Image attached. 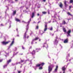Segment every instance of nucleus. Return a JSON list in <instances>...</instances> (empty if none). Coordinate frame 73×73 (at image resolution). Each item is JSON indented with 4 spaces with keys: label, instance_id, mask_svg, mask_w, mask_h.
<instances>
[{
    "label": "nucleus",
    "instance_id": "c756f323",
    "mask_svg": "<svg viewBox=\"0 0 73 73\" xmlns=\"http://www.w3.org/2000/svg\"><path fill=\"white\" fill-rule=\"evenodd\" d=\"M72 8V6H70V7H69V9H70V8Z\"/></svg>",
    "mask_w": 73,
    "mask_h": 73
},
{
    "label": "nucleus",
    "instance_id": "bf43d9fd",
    "mask_svg": "<svg viewBox=\"0 0 73 73\" xmlns=\"http://www.w3.org/2000/svg\"><path fill=\"white\" fill-rule=\"evenodd\" d=\"M72 46H73V44H72Z\"/></svg>",
    "mask_w": 73,
    "mask_h": 73
},
{
    "label": "nucleus",
    "instance_id": "2eb2a0df",
    "mask_svg": "<svg viewBox=\"0 0 73 73\" xmlns=\"http://www.w3.org/2000/svg\"><path fill=\"white\" fill-rule=\"evenodd\" d=\"M67 42H68V39H67L64 41V43H67Z\"/></svg>",
    "mask_w": 73,
    "mask_h": 73
},
{
    "label": "nucleus",
    "instance_id": "09e8293b",
    "mask_svg": "<svg viewBox=\"0 0 73 73\" xmlns=\"http://www.w3.org/2000/svg\"><path fill=\"white\" fill-rule=\"evenodd\" d=\"M35 44H37V42H35Z\"/></svg>",
    "mask_w": 73,
    "mask_h": 73
},
{
    "label": "nucleus",
    "instance_id": "79ce46f5",
    "mask_svg": "<svg viewBox=\"0 0 73 73\" xmlns=\"http://www.w3.org/2000/svg\"><path fill=\"white\" fill-rule=\"evenodd\" d=\"M39 23H40V21H39L38 22V24Z\"/></svg>",
    "mask_w": 73,
    "mask_h": 73
},
{
    "label": "nucleus",
    "instance_id": "ddd939ff",
    "mask_svg": "<svg viewBox=\"0 0 73 73\" xmlns=\"http://www.w3.org/2000/svg\"><path fill=\"white\" fill-rule=\"evenodd\" d=\"M35 51L34 50H33V51L31 52V54H32V55H35Z\"/></svg>",
    "mask_w": 73,
    "mask_h": 73
},
{
    "label": "nucleus",
    "instance_id": "7ed1b4c3",
    "mask_svg": "<svg viewBox=\"0 0 73 73\" xmlns=\"http://www.w3.org/2000/svg\"><path fill=\"white\" fill-rule=\"evenodd\" d=\"M45 64V63H41L40 64H37L36 65V67H34V69L35 70H36V69H37V67H38V66H41V65H42V66H43Z\"/></svg>",
    "mask_w": 73,
    "mask_h": 73
},
{
    "label": "nucleus",
    "instance_id": "72a5a7b5",
    "mask_svg": "<svg viewBox=\"0 0 73 73\" xmlns=\"http://www.w3.org/2000/svg\"><path fill=\"white\" fill-rule=\"evenodd\" d=\"M64 4L66 5V1L64 2Z\"/></svg>",
    "mask_w": 73,
    "mask_h": 73
},
{
    "label": "nucleus",
    "instance_id": "de8ad7c7",
    "mask_svg": "<svg viewBox=\"0 0 73 73\" xmlns=\"http://www.w3.org/2000/svg\"><path fill=\"white\" fill-rule=\"evenodd\" d=\"M58 37H57V36H56V38L57 39V38H58Z\"/></svg>",
    "mask_w": 73,
    "mask_h": 73
},
{
    "label": "nucleus",
    "instance_id": "4be33fe9",
    "mask_svg": "<svg viewBox=\"0 0 73 73\" xmlns=\"http://www.w3.org/2000/svg\"><path fill=\"white\" fill-rule=\"evenodd\" d=\"M49 29L50 31H52V30H53V28H52V27H51V28Z\"/></svg>",
    "mask_w": 73,
    "mask_h": 73
},
{
    "label": "nucleus",
    "instance_id": "c03bdc74",
    "mask_svg": "<svg viewBox=\"0 0 73 73\" xmlns=\"http://www.w3.org/2000/svg\"><path fill=\"white\" fill-rule=\"evenodd\" d=\"M43 1L44 2H45L46 1V0H43Z\"/></svg>",
    "mask_w": 73,
    "mask_h": 73
},
{
    "label": "nucleus",
    "instance_id": "423d86ee",
    "mask_svg": "<svg viewBox=\"0 0 73 73\" xmlns=\"http://www.w3.org/2000/svg\"><path fill=\"white\" fill-rule=\"evenodd\" d=\"M38 39H39V38H38V37H36L35 39H33V41L31 42V44H33V41H34L37 40Z\"/></svg>",
    "mask_w": 73,
    "mask_h": 73
},
{
    "label": "nucleus",
    "instance_id": "e433bc0d",
    "mask_svg": "<svg viewBox=\"0 0 73 73\" xmlns=\"http://www.w3.org/2000/svg\"><path fill=\"white\" fill-rule=\"evenodd\" d=\"M29 36H27V38H29Z\"/></svg>",
    "mask_w": 73,
    "mask_h": 73
},
{
    "label": "nucleus",
    "instance_id": "aec40b11",
    "mask_svg": "<svg viewBox=\"0 0 73 73\" xmlns=\"http://www.w3.org/2000/svg\"><path fill=\"white\" fill-rule=\"evenodd\" d=\"M67 14H68V15H70V16H72V14H70V13H69V12H68L67 13Z\"/></svg>",
    "mask_w": 73,
    "mask_h": 73
},
{
    "label": "nucleus",
    "instance_id": "a878e982",
    "mask_svg": "<svg viewBox=\"0 0 73 73\" xmlns=\"http://www.w3.org/2000/svg\"><path fill=\"white\" fill-rule=\"evenodd\" d=\"M73 2V0H70V3H72Z\"/></svg>",
    "mask_w": 73,
    "mask_h": 73
},
{
    "label": "nucleus",
    "instance_id": "f03ea898",
    "mask_svg": "<svg viewBox=\"0 0 73 73\" xmlns=\"http://www.w3.org/2000/svg\"><path fill=\"white\" fill-rule=\"evenodd\" d=\"M54 67V65H52L51 66H48V73H50L51 72V71L52 70V67L53 68Z\"/></svg>",
    "mask_w": 73,
    "mask_h": 73
},
{
    "label": "nucleus",
    "instance_id": "a19ab883",
    "mask_svg": "<svg viewBox=\"0 0 73 73\" xmlns=\"http://www.w3.org/2000/svg\"><path fill=\"white\" fill-rule=\"evenodd\" d=\"M17 37H19V35H17Z\"/></svg>",
    "mask_w": 73,
    "mask_h": 73
},
{
    "label": "nucleus",
    "instance_id": "a18cd8bd",
    "mask_svg": "<svg viewBox=\"0 0 73 73\" xmlns=\"http://www.w3.org/2000/svg\"><path fill=\"white\" fill-rule=\"evenodd\" d=\"M69 72H71V70H69Z\"/></svg>",
    "mask_w": 73,
    "mask_h": 73
},
{
    "label": "nucleus",
    "instance_id": "7c9ffc66",
    "mask_svg": "<svg viewBox=\"0 0 73 73\" xmlns=\"http://www.w3.org/2000/svg\"><path fill=\"white\" fill-rule=\"evenodd\" d=\"M38 26H37L36 27V29H38Z\"/></svg>",
    "mask_w": 73,
    "mask_h": 73
},
{
    "label": "nucleus",
    "instance_id": "39448f33",
    "mask_svg": "<svg viewBox=\"0 0 73 73\" xmlns=\"http://www.w3.org/2000/svg\"><path fill=\"white\" fill-rule=\"evenodd\" d=\"M71 32V30H69L67 32V34H68L67 37L68 36H70V33Z\"/></svg>",
    "mask_w": 73,
    "mask_h": 73
},
{
    "label": "nucleus",
    "instance_id": "3c124183",
    "mask_svg": "<svg viewBox=\"0 0 73 73\" xmlns=\"http://www.w3.org/2000/svg\"><path fill=\"white\" fill-rule=\"evenodd\" d=\"M31 34H32V33L31 34H30V35H31Z\"/></svg>",
    "mask_w": 73,
    "mask_h": 73
},
{
    "label": "nucleus",
    "instance_id": "69168bd1",
    "mask_svg": "<svg viewBox=\"0 0 73 73\" xmlns=\"http://www.w3.org/2000/svg\"><path fill=\"white\" fill-rule=\"evenodd\" d=\"M41 32H42V31H41Z\"/></svg>",
    "mask_w": 73,
    "mask_h": 73
},
{
    "label": "nucleus",
    "instance_id": "6e6552de",
    "mask_svg": "<svg viewBox=\"0 0 73 73\" xmlns=\"http://www.w3.org/2000/svg\"><path fill=\"white\" fill-rule=\"evenodd\" d=\"M54 43L55 45L57 44L58 43V41H57L56 39H55L54 42Z\"/></svg>",
    "mask_w": 73,
    "mask_h": 73
},
{
    "label": "nucleus",
    "instance_id": "473e14b6",
    "mask_svg": "<svg viewBox=\"0 0 73 73\" xmlns=\"http://www.w3.org/2000/svg\"><path fill=\"white\" fill-rule=\"evenodd\" d=\"M2 61H3V60H0V62H2Z\"/></svg>",
    "mask_w": 73,
    "mask_h": 73
},
{
    "label": "nucleus",
    "instance_id": "f3484780",
    "mask_svg": "<svg viewBox=\"0 0 73 73\" xmlns=\"http://www.w3.org/2000/svg\"><path fill=\"white\" fill-rule=\"evenodd\" d=\"M15 20L19 22L20 21V20L19 19H17V18L15 19Z\"/></svg>",
    "mask_w": 73,
    "mask_h": 73
},
{
    "label": "nucleus",
    "instance_id": "cd10ccee",
    "mask_svg": "<svg viewBox=\"0 0 73 73\" xmlns=\"http://www.w3.org/2000/svg\"><path fill=\"white\" fill-rule=\"evenodd\" d=\"M7 66V65H5L3 66V68H5V67H6V66Z\"/></svg>",
    "mask_w": 73,
    "mask_h": 73
},
{
    "label": "nucleus",
    "instance_id": "1a4fd4ad",
    "mask_svg": "<svg viewBox=\"0 0 73 73\" xmlns=\"http://www.w3.org/2000/svg\"><path fill=\"white\" fill-rule=\"evenodd\" d=\"M14 39H13V40L11 44H10V46H12V45H13V44H14Z\"/></svg>",
    "mask_w": 73,
    "mask_h": 73
},
{
    "label": "nucleus",
    "instance_id": "864d4df0",
    "mask_svg": "<svg viewBox=\"0 0 73 73\" xmlns=\"http://www.w3.org/2000/svg\"><path fill=\"white\" fill-rule=\"evenodd\" d=\"M15 1H17V0H15Z\"/></svg>",
    "mask_w": 73,
    "mask_h": 73
},
{
    "label": "nucleus",
    "instance_id": "13d9d810",
    "mask_svg": "<svg viewBox=\"0 0 73 73\" xmlns=\"http://www.w3.org/2000/svg\"><path fill=\"white\" fill-rule=\"evenodd\" d=\"M6 54H8L6 53Z\"/></svg>",
    "mask_w": 73,
    "mask_h": 73
},
{
    "label": "nucleus",
    "instance_id": "20e7f679",
    "mask_svg": "<svg viewBox=\"0 0 73 73\" xmlns=\"http://www.w3.org/2000/svg\"><path fill=\"white\" fill-rule=\"evenodd\" d=\"M10 42V41H9L8 42H5V41H3L2 42V44H3V45H6L7 44H8L9 42Z\"/></svg>",
    "mask_w": 73,
    "mask_h": 73
},
{
    "label": "nucleus",
    "instance_id": "37998d69",
    "mask_svg": "<svg viewBox=\"0 0 73 73\" xmlns=\"http://www.w3.org/2000/svg\"><path fill=\"white\" fill-rule=\"evenodd\" d=\"M20 72H21V71H19L18 72V73H20Z\"/></svg>",
    "mask_w": 73,
    "mask_h": 73
},
{
    "label": "nucleus",
    "instance_id": "e2e57ef3",
    "mask_svg": "<svg viewBox=\"0 0 73 73\" xmlns=\"http://www.w3.org/2000/svg\"><path fill=\"white\" fill-rule=\"evenodd\" d=\"M40 34L42 35V33H41Z\"/></svg>",
    "mask_w": 73,
    "mask_h": 73
},
{
    "label": "nucleus",
    "instance_id": "f257e3e1",
    "mask_svg": "<svg viewBox=\"0 0 73 73\" xmlns=\"http://www.w3.org/2000/svg\"><path fill=\"white\" fill-rule=\"evenodd\" d=\"M31 18L30 19L29 21L27 23H26L25 22H24V21H23L22 22H24V23H27V25L26 26V31L25 33V35L24 36V38H26V33H27V31H28V28H29V27H28L29 25V23H30V22H31Z\"/></svg>",
    "mask_w": 73,
    "mask_h": 73
},
{
    "label": "nucleus",
    "instance_id": "9b49d317",
    "mask_svg": "<svg viewBox=\"0 0 73 73\" xmlns=\"http://www.w3.org/2000/svg\"><path fill=\"white\" fill-rule=\"evenodd\" d=\"M58 69V66H56V68L55 69L54 72H57Z\"/></svg>",
    "mask_w": 73,
    "mask_h": 73
},
{
    "label": "nucleus",
    "instance_id": "8fccbe9b",
    "mask_svg": "<svg viewBox=\"0 0 73 73\" xmlns=\"http://www.w3.org/2000/svg\"><path fill=\"white\" fill-rule=\"evenodd\" d=\"M18 30V29H17V30Z\"/></svg>",
    "mask_w": 73,
    "mask_h": 73
},
{
    "label": "nucleus",
    "instance_id": "052dcab7",
    "mask_svg": "<svg viewBox=\"0 0 73 73\" xmlns=\"http://www.w3.org/2000/svg\"><path fill=\"white\" fill-rule=\"evenodd\" d=\"M9 27H11V26H10Z\"/></svg>",
    "mask_w": 73,
    "mask_h": 73
},
{
    "label": "nucleus",
    "instance_id": "774afa93",
    "mask_svg": "<svg viewBox=\"0 0 73 73\" xmlns=\"http://www.w3.org/2000/svg\"><path fill=\"white\" fill-rule=\"evenodd\" d=\"M43 33H44V32H43Z\"/></svg>",
    "mask_w": 73,
    "mask_h": 73
},
{
    "label": "nucleus",
    "instance_id": "338daca9",
    "mask_svg": "<svg viewBox=\"0 0 73 73\" xmlns=\"http://www.w3.org/2000/svg\"><path fill=\"white\" fill-rule=\"evenodd\" d=\"M8 49H9V48H8Z\"/></svg>",
    "mask_w": 73,
    "mask_h": 73
},
{
    "label": "nucleus",
    "instance_id": "0eeeda50",
    "mask_svg": "<svg viewBox=\"0 0 73 73\" xmlns=\"http://www.w3.org/2000/svg\"><path fill=\"white\" fill-rule=\"evenodd\" d=\"M47 25H45V28L44 29V32H45L47 30Z\"/></svg>",
    "mask_w": 73,
    "mask_h": 73
},
{
    "label": "nucleus",
    "instance_id": "c85d7f7f",
    "mask_svg": "<svg viewBox=\"0 0 73 73\" xmlns=\"http://www.w3.org/2000/svg\"><path fill=\"white\" fill-rule=\"evenodd\" d=\"M36 50H40V48H36Z\"/></svg>",
    "mask_w": 73,
    "mask_h": 73
},
{
    "label": "nucleus",
    "instance_id": "6ab92c4d",
    "mask_svg": "<svg viewBox=\"0 0 73 73\" xmlns=\"http://www.w3.org/2000/svg\"><path fill=\"white\" fill-rule=\"evenodd\" d=\"M32 18H33L34 17V16H35V13H32Z\"/></svg>",
    "mask_w": 73,
    "mask_h": 73
},
{
    "label": "nucleus",
    "instance_id": "4468645a",
    "mask_svg": "<svg viewBox=\"0 0 73 73\" xmlns=\"http://www.w3.org/2000/svg\"><path fill=\"white\" fill-rule=\"evenodd\" d=\"M40 66L41 67H39V69H40V70H41V69H42V65H41V66Z\"/></svg>",
    "mask_w": 73,
    "mask_h": 73
},
{
    "label": "nucleus",
    "instance_id": "f8f14e48",
    "mask_svg": "<svg viewBox=\"0 0 73 73\" xmlns=\"http://www.w3.org/2000/svg\"><path fill=\"white\" fill-rule=\"evenodd\" d=\"M24 62V60H21V62H17L16 63V64H20L22 62Z\"/></svg>",
    "mask_w": 73,
    "mask_h": 73
},
{
    "label": "nucleus",
    "instance_id": "2f4dec72",
    "mask_svg": "<svg viewBox=\"0 0 73 73\" xmlns=\"http://www.w3.org/2000/svg\"><path fill=\"white\" fill-rule=\"evenodd\" d=\"M67 57H69V54H68L67 55Z\"/></svg>",
    "mask_w": 73,
    "mask_h": 73
},
{
    "label": "nucleus",
    "instance_id": "c9c22d12",
    "mask_svg": "<svg viewBox=\"0 0 73 73\" xmlns=\"http://www.w3.org/2000/svg\"><path fill=\"white\" fill-rule=\"evenodd\" d=\"M15 49L16 50H17V48L16 47H15Z\"/></svg>",
    "mask_w": 73,
    "mask_h": 73
},
{
    "label": "nucleus",
    "instance_id": "5fc2aeb1",
    "mask_svg": "<svg viewBox=\"0 0 73 73\" xmlns=\"http://www.w3.org/2000/svg\"><path fill=\"white\" fill-rule=\"evenodd\" d=\"M1 25H3V24H1Z\"/></svg>",
    "mask_w": 73,
    "mask_h": 73
},
{
    "label": "nucleus",
    "instance_id": "0e129e2a",
    "mask_svg": "<svg viewBox=\"0 0 73 73\" xmlns=\"http://www.w3.org/2000/svg\"><path fill=\"white\" fill-rule=\"evenodd\" d=\"M5 52V53H6V52Z\"/></svg>",
    "mask_w": 73,
    "mask_h": 73
},
{
    "label": "nucleus",
    "instance_id": "4c0bfd02",
    "mask_svg": "<svg viewBox=\"0 0 73 73\" xmlns=\"http://www.w3.org/2000/svg\"><path fill=\"white\" fill-rule=\"evenodd\" d=\"M39 41H41V39H39Z\"/></svg>",
    "mask_w": 73,
    "mask_h": 73
},
{
    "label": "nucleus",
    "instance_id": "a211bd4d",
    "mask_svg": "<svg viewBox=\"0 0 73 73\" xmlns=\"http://www.w3.org/2000/svg\"><path fill=\"white\" fill-rule=\"evenodd\" d=\"M16 11H13V15H15L16 14Z\"/></svg>",
    "mask_w": 73,
    "mask_h": 73
},
{
    "label": "nucleus",
    "instance_id": "4d7b16f0",
    "mask_svg": "<svg viewBox=\"0 0 73 73\" xmlns=\"http://www.w3.org/2000/svg\"><path fill=\"white\" fill-rule=\"evenodd\" d=\"M52 36H53V34H52Z\"/></svg>",
    "mask_w": 73,
    "mask_h": 73
},
{
    "label": "nucleus",
    "instance_id": "58836bf2",
    "mask_svg": "<svg viewBox=\"0 0 73 73\" xmlns=\"http://www.w3.org/2000/svg\"><path fill=\"white\" fill-rule=\"evenodd\" d=\"M9 23H11V21H9Z\"/></svg>",
    "mask_w": 73,
    "mask_h": 73
},
{
    "label": "nucleus",
    "instance_id": "393cba45",
    "mask_svg": "<svg viewBox=\"0 0 73 73\" xmlns=\"http://www.w3.org/2000/svg\"><path fill=\"white\" fill-rule=\"evenodd\" d=\"M66 24V23L64 21H63V24H64H64Z\"/></svg>",
    "mask_w": 73,
    "mask_h": 73
},
{
    "label": "nucleus",
    "instance_id": "49530a36",
    "mask_svg": "<svg viewBox=\"0 0 73 73\" xmlns=\"http://www.w3.org/2000/svg\"><path fill=\"white\" fill-rule=\"evenodd\" d=\"M12 64V65H15V64Z\"/></svg>",
    "mask_w": 73,
    "mask_h": 73
},
{
    "label": "nucleus",
    "instance_id": "5701e85b",
    "mask_svg": "<svg viewBox=\"0 0 73 73\" xmlns=\"http://www.w3.org/2000/svg\"><path fill=\"white\" fill-rule=\"evenodd\" d=\"M59 6L60 7H61V8L62 7V4H60V5Z\"/></svg>",
    "mask_w": 73,
    "mask_h": 73
},
{
    "label": "nucleus",
    "instance_id": "dca6fc26",
    "mask_svg": "<svg viewBox=\"0 0 73 73\" xmlns=\"http://www.w3.org/2000/svg\"><path fill=\"white\" fill-rule=\"evenodd\" d=\"M63 31L64 32H65V33H66V30L65 29V28H63Z\"/></svg>",
    "mask_w": 73,
    "mask_h": 73
},
{
    "label": "nucleus",
    "instance_id": "9d476101",
    "mask_svg": "<svg viewBox=\"0 0 73 73\" xmlns=\"http://www.w3.org/2000/svg\"><path fill=\"white\" fill-rule=\"evenodd\" d=\"M43 47H45V46L46 48H48V45L46 44V43H44V45H43Z\"/></svg>",
    "mask_w": 73,
    "mask_h": 73
},
{
    "label": "nucleus",
    "instance_id": "f704fd0d",
    "mask_svg": "<svg viewBox=\"0 0 73 73\" xmlns=\"http://www.w3.org/2000/svg\"><path fill=\"white\" fill-rule=\"evenodd\" d=\"M22 48L23 49H25V48L23 46L22 47Z\"/></svg>",
    "mask_w": 73,
    "mask_h": 73
},
{
    "label": "nucleus",
    "instance_id": "ea45409f",
    "mask_svg": "<svg viewBox=\"0 0 73 73\" xmlns=\"http://www.w3.org/2000/svg\"><path fill=\"white\" fill-rule=\"evenodd\" d=\"M39 15H40V14H39V13H38V14H37V15H38V16H39Z\"/></svg>",
    "mask_w": 73,
    "mask_h": 73
},
{
    "label": "nucleus",
    "instance_id": "412c9836",
    "mask_svg": "<svg viewBox=\"0 0 73 73\" xmlns=\"http://www.w3.org/2000/svg\"><path fill=\"white\" fill-rule=\"evenodd\" d=\"M11 60L10 59L8 61H7V63H9V62H11Z\"/></svg>",
    "mask_w": 73,
    "mask_h": 73
},
{
    "label": "nucleus",
    "instance_id": "680f3d73",
    "mask_svg": "<svg viewBox=\"0 0 73 73\" xmlns=\"http://www.w3.org/2000/svg\"><path fill=\"white\" fill-rule=\"evenodd\" d=\"M48 14H49V12H48Z\"/></svg>",
    "mask_w": 73,
    "mask_h": 73
},
{
    "label": "nucleus",
    "instance_id": "bb28decb",
    "mask_svg": "<svg viewBox=\"0 0 73 73\" xmlns=\"http://www.w3.org/2000/svg\"><path fill=\"white\" fill-rule=\"evenodd\" d=\"M18 52H17L16 54H15L14 53L13 54V56H15V55H16V54H17V53H18Z\"/></svg>",
    "mask_w": 73,
    "mask_h": 73
},
{
    "label": "nucleus",
    "instance_id": "6e6d98bb",
    "mask_svg": "<svg viewBox=\"0 0 73 73\" xmlns=\"http://www.w3.org/2000/svg\"><path fill=\"white\" fill-rule=\"evenodd\" d=\"M5 56H6V57H7V56L5 55Z\"/></svg>",
    "mask_w": 73,
    "mask_h": 73
},
{
    "label": "nucleus",
    "instance_id": "603ef678",
    "mask_svg": "<svg viewBox=\"0 0 73 73\" xmlns=\"http://www.w3.org/2000/svg\"><path fill=\"white\" fill-rule=\"evenodd\" d=\"M49 23H50V21L49 22Z\"/></svg>",
    "mask_w": 73,
    "mask_h": 73
},
{
    "label": "nucleus",
    "instance_id": "b1692460",
    "mask_svg": "<svg viewBox=\"0 0 73 73\" xmlns=\"http://www.w3.org/2000/svg\"><path fill=\"white\" fill-rule=\"evenodd\" d=\"M42 13H43V14H46V12H42Z\"/></svg>",
    "mask_w": 73,
    "mask_h": 73
}]
</instances>
